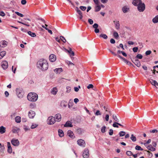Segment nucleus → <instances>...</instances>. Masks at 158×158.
I'll return each mask as SVG.
<instances>
[{
	"instance_id": "nucleus-1",
	"label": "nucleus",
	"mask_w": 158,
	"mask_h": 158,
	"mask_svg": "<svg viewBox=\"0 0 158 158\" xmlns=\"http://www.w3.org/2000/svg\"><path fill=\"white\" fill-rule=\"evenodd\" d=\"M37 66L41 70L45 71L48 69V65L46 60L41 59L37 62Z\"/></svg>"
},
{
	"instance_id": "nucleus-2",
	"label": "nucleus",
	"mask_w": 158,
	"mask_h": 158,
	"mask_svg": "<svg viewBox=\"0 0 158 158\" xmlns=\"http://www.w3.org/2000/svg\"><path fill=\"white\" fill-rule=\"evenodd\" d=\"M28 100L31 102H35L36 101L38 98V96L37 94L35 93H29L27 96Z\"/></svg>"
},
{
	"instance_id": "nucleus-3",
	"label": "nucleus",
	"mask_w": 158,
	"mask_h": 158,
	"mask_svg": "<svg viewBox=\"0 0 158 158\" xmlns=\"http://www.w3.org/2000/svg\"><path fill=\"white\" fill-rule=\"evenodd\" d=\"M138 10L139 12H143L145 9V5L142 2L137 5Z\"/></svg>"
},
{
	"instance_id": "nucleus-4",
	"label": "nucleus",
	"mask_w": 158,
	"mask_h": 158,
	"mask_svg": "<svg viewBox=\"0 0 158 158\" xmlns=\"http://www.w3.org/2000/svg\"><path fill=\"white\" fill-rule=\"evenodd\" d=\"M55 118L51 116L48 118L47 119V123L49 125H52L54 124L55 122Z\"/></svg>"
},
{
	"instance_id": "nucleus-5",
	"label": "nucleus",
	"mask_w": 158,
	"mask_h": 158,
	"mask_svg": "<svg viewBox=\"0 0 158 158\" xmlns=\"http://www.w3.org/2000/svg\"><path fill=\"white\" fill-rule=\"evenodd\" d=\"M16 93L19 98H21L23 97V92L21 89L17 88L16 89Z\"/></svg>"
},
{
	"instance_id": "nucleus-6",
	"label": "nucleus",
	"mask_w": 158,
	"mask_h": 158,
	"mask_svg": "<svg viewBox=\"0 0 158 158\" xmlns=\"http://www.w3.org/2000/svg\"><path fill=\"white\" fill-rule=\"evenodd\" d=\"M77 143L78 145L81 147H84L85 146V142L82 139H78L77 141Z\"/></svg>"
},
{
	"instance_id": "nucleus-7",
	"label": "nucleus",
	"mask_w": 158,
	"mask_h": 158,
	"mask_svg": "<svg viewBox=\"0 0 158 158\" xmlns=\"http://www.w3.org/2000/svg\"><path fill=\"white\" fill-rule=\"evenodd\" d=\"M11 144L15 146H18L19 144V142L18 139H12L11 141Z\"/></svg>"
},
{
	"instance_id": "nucleus-8",
	"label": "nucleus",
	"mask_w": 158,
	"mask_h": 158,
	"mask_svg": "<svg viewBox=\"0 0 158 158\" xmlns=\"http://www.w3.org/2000/svg\"><path fill=\"white\" fill-rule=\"evenodd\" d=\"M83 156L84 158H88L89 157V150L87 148H85L84 151Z\"/></svg>"
},
{
	"instance_id": "nucleus-9",
	"label": "nucleus",
	"mask_w": 158,
	"mask_h": 158,
	"mask_svg": "<svg viewBox=\"0 0 158 158\" xmlns=\"http://www.w3.org/2000/svg\"><path fill=\"white\" fill-rule=\"evenodd\" d=\"M1 66L4 69H6L8 67V62L6 61H4L1 63Z\"/></svg>"
},
{
	"instance_id": "nucleus-10",
	"label": "nucleus",
	"mask_w": 158,
	"mask_h": 158,
	"mask_svg": "<svg viewBox=\"0 0 158 158\" xmlns=\"http://www.w3.org/2000/svg\"><path fill=\"white\" fill-rule=\"evenodd\" d=\"M56 59V56L53 54H51L49 56V60L51 62H54Z\"/></svg>"
},
{
	"instance_id": "nucleus-11",
	"label": "nucleus",
	"mask_w": 158,
	"mask_h": 158,
	"mask_svg": "<svg viewBox=\"0 0 158 158\" xmlns=\"http://www.w3.org/2000/svg\"><path fill=\"white\" fill-rule=\"evenodd\" d=\"M35 115V112L32 110H31L28 112V116L30 118H33Z\"/></svg>"
},
{
	"instance_id": "nucleus-12",
	"label": "nucleus",
	"mask_w": 158,
	"mask_h": 158,
	"mask_svg": "<svg viewBox=\"0 0 158 158\" xmlns=\"http://www.w3.org/2000/svg\"><path fill=\"white\" fill-rule=\"evenodd\" d=\"M7 152L9 153H11L12 152V148L11 144L9 142L7 143Z\"/></svg>"
},
{
	"instance_id": "nucleus-13",
	"label": "nucleus",
	"mask_w": 158,
	"mask_h": 158,
	"mask_svg": "<svg viewBox=\"0 0 158 158\" xmlns=\"http://www.w3.org/2000/svg\"><path fill=\"white\" fill-rule=\"evenodd\" d=\"M129 8L128 6H124L122 8V10L124 13H126L128 12L129 11Z\"/></svg>"
},
{
	"instance_id": "nucleus-14",
	"label": "nucleus",
	"mask_w": 158,
	"mask_h": 158,
	"mask_svg": "<svg viewBox=\"0 0 158 158\" xmlns=\"http://www.w3.org/2000/svg\"><path fill=\"white\" fill-rule=\"evenodd\" d=\"M67 135L70 138L73 139L75 137L73 132L71 130H69L67 132Z\"/></svg>"
},
{
	"instance_id": "nucleus-15",
	"label": "nucleus",
	"mask_w": 158,
	"mask_h": 158,
	"mask_svg": "<svg viewBox=\"0 0 158 158\" xmlns=\"http://www.w3.org/2000/svg\"><path fill=\"white\" fill-rule=\"evenodd\" d=\"M142 2L141 0H133L132 2V3L135 6H136Z\"/></svg>"
},
{
	"instance_id": "nucleus-16",
	"label": "nucleus",
	"mask_w": 158,
	"mask_h": 158,
	"mask_svg": "<svg viewBox=\"0 0 158 158\" xmlns=\"http://www.w3.org/2000/svg\"><path fill=\"white\" fill-rule=\"evenodd\" d=\"M0 46L2 48H4L6 47L7 44V42L5 40H2L0 43Z\"/></svg>"
},
{
	"instance_id": "nucleus-17",
	"label": "nucleus",
	"mask_w": 158,
	"mask_h": 158,
	"mask_svg": "<svg viewBox=\"0 0 158 158\" xmlns=\"http://www.w3.org/2000/svg\"><path fill=\"white\" fill-rule=\"evenodd\" d=\"M149 81L152 85L155 86H158V83L156 81L153 80L152 79H150Z\"/></svg>"
},
{
	"instance_id": "nucleus-18",
	"label": "nucleus",
	"mask_w": 158,
	"mask_h": 158,
	"mask_svg": "<svg viewBox=\"0 0 158 158\" xmlns=\"http://www.w3.org/2000/svg\"><path fill=\"white\" fill-rule=\"evenodd\" d=\"M55 118L56 119V121L60 122L61 120V117L60 114H57L55 115Z\"/></svg>"
},
{
	"instance_id": "nucleus-19",
	"label": "nucleus",
	"mask_w": 158,
	"mask_h": 158,
	"mask_svg": "<svg viewBox=\"0 0 158 158\" xmlns=\"http://www.w3.org/2000/svg\"><path fill=\"white\" fill-rule=\"evenodd\" d=\"M64 127H72L73 125L72 124V123L70 121H67L64 125Z\"/></svg>"
},
{
	"instance_id": "nucleus-20",
	"label": "nucleus",
	"mask_w": 158,
	"mask_h": 158,
	"mask_svg": "<svg viewBox=\"0 0 158 158\" xmlns=\"http://www.w3.org/2000/svg\"><path fill=\"white\" fill-rule=\"evenodd\" d=\"M57 92V89L56 87H54L51 89V93L53 95H55L56 94Z\"/></svg>"
},
{
	"instance_id": "nucleus-21",
	"label": "nucleus",
	"mask_w": 158,
	"mask_h": 158,
	"mask_svg": "<svg viewBox=\"0 0 158 158\" xmlns=\"http://www.w3.org/2000/svg\"><path fill=\"white\" fill-rule=\"evenodd\" d=\"M54 72L57 74H59L62 72L63 70L62 68H56L54 70Z\"/></svg>"
},
{
	"instance_id": "nucleus-22",
	"label": "nucleus",
	"mask_w": 158,
	"mask_h": 158,
	"mask_svg": "<svg viewBox=\"0 0 158 158\" xmlns=\"http://www.w3.org/2000/svg\"><path fill=\"white\" fill-rule=\"evenodd\" d=\"M19 129L18 127H16L15 126L12 127V131L13 133H16L19 131Z\"/></svg>"
},
{
	"instance_id": "nucleus-23",
	"label": "nucleus",
	"mask_w": 158,
	"mask_h": 158,
	"mask_svg": "<svg viewBox=\"0 0 158 158\" xmlns=\"http://www.w3.org/2000/svg\"><path fill=\"white\" fill-rule=\"evenodd\" d=\"M114 23L115 24V28L117 29H118L119 28L120 24L118 21H113Z\"/></svg>"
},
{
	"instance_id": "nucleus-24",
	"label": "nucleus",
	"mask_w": 158,
	"mask_h": 158,
	"mask_svg": "<svg viewBox=\"0 0 158 158\" xmlns=\"http://www.w3.org/2000/svg\"><path fill=\"white\" fill-rule=\"evenodd\" d=\"M59 135L60 137H62L64 136V133L63 131L61 129H59L58 130Z\"/></svg>"
},
{
	"instance_id": "nucleus-25",
	"label": "nucleus",
	"mask_w": 158,
	"mask_h": 158,
	"mask_svg": "<svg viewBox=\"0 0 158 158\" xmlns=\"http://www.w3.org/2000/svg\"><path fill=\"white\" fill-rule=\"evenodd\" d=\"M148 149L151 151H154L156 149L155 148H153L152 145H150L147 147Z\"/></svg>"
},
{
	"instance_id": "nucleus-26",
	"label": "nucleus",
	"mask_w": 158,
	"mask_h": 158,
	"mask_svg": "<svg viewBox=\"0 0 158 158\" xmlns=\"http://www.w3.org/2000/svg\"><path fill=\"white\" fill-rule=\"evenodd\" d=\"M6 128L3 126L0 127V133L3 134L6 132Z\"/></svg>"
},
{
	"instance_id": "nucleus-27",
	"label": "nucleus",
	"mask_w": 158,
	"mask_h": 158,
	"mask_svg": "<svg viewBox=\"0 0 158 158\" xmlns=\"http://www.w3.org/2000/svg\"><path fill=\"white\" fill-rule=\"evenodd\" d=\"M66 50L69 54L70 56H74V52L72 51V49L71 48H70L69 50L67 49H66Z\"/></svg>"
},
{
	"instance_id": "nucleus-28",
	"label": "nucleus",
	"mask_w": 158,
	"mask_h": 158,
	"mask_svg": "<svg viewBox=\"0 0 158 158\" xmlns=\"http://www.w3.org/2000/svg\"><path fill=\"white\" fill-rule=\"evenodd\" d=\"M134 63L135 65H136L138 67H139L141 65V64L139 61L138 60H135Z\"/></svg>"
},
{
	"instance_id": "nucleus-29",
	"label": "nucleus",
	"mask_w": 158,
	"mask_h": 158,
	"mask_svg": "<svg viewBox=\"0 0 158 158\" xmlns=\"http://www.w3.org/2000/svg\"><path fill=\"white\" fill-rule=\"evenodd\" d=\"M152 22L154 23H158V15L156 16L152 19Z\"/></svg>"
},
{
	"instance_id": "nucleus-30",
	"label": "nucleus",
	"mask_w": 158,
	"mask_h": 158,
	"mask_svg": "<svg viewBox=\"0 0 158 158\" xmlns=\"http://www.w3.org/2000/svg\"><path fill=\"white\" fill-rule=\"evenodd\" d=\"M6 52L5 51H2L0 52V59L2 58L6 55Z\"/></svg>"
},
{
	"instance_id": "nucleus-31",
	"label": "nucleus",
	"mask_w": 158,
	"mask_h": 158,
	"mask_svg": "<svg viewBox=\"0 0 158 158\" xmlns=\"http://www.w3.org/2000/svg\"><path fill=\"white\" fill-rule=\"evenodd\" d=\"M15 120L17 123H20L21 121L20 117L19 116H16L15 118Z\"/></svg>"
},
{
	"instance_id": "nucleus-32",
	"label": "nucleus",
	"mask_w": 158,
	"mask_h": 158,
	"mask_svg": "<svg viewBox=\"0 0 158 158\" xmlns=\"http://www.w3.org/2000/svg\"><path fill=\"white\" fill-rule=\"evenodd\" d=\"M76 131L77 133L80 135L82 134L83 130L80 128H77L76 129Z\"/></svg>"
},
{
	"instance_id": "nucleus-33",
	"label": "nucleus",
	"mask_w": 158,
	"mask_h": 158,
	"mask_svg": "<svg viewBox=\"0 0 158 158\" xmlns=\"http://www.w3.org/2000/svg\"><path fill=\"white\" fill-rule=\"evenodd\" d=\"M67 102L63 101L61 102L60 105L62 107H66L67 106Z\"/></svg>"
},
{
	"instance_id": "nucleus-34",
	"label": "nucleus",
	"mask_w": 158,
	"mask_h": 158,
	"mask_svg": "<svg viewBox=\"0 0 158 158\" xmlns=\"http://www.w3.org/2000/svg\"><path fill=\"white\" fill-rule=\"evenodd\" d=\"M118 125L123 127V126L121 124L116 122H114V123L113 124V126L115 127L118 128Z\"/></svg>"
},
{
	"instance_id": "nucleus-35",
	"label": "nucleus",
	"mask_w": 158,
	"mask_h": 158,
	"mask_svg": "<svg viewBox=\"0 0 158 158\" xmlns=\"http://www.w3.org/2000/svg\"><path fill=\"white\" fill-rule=\"evenodd\" d=\"M98 4L97 5V6L95 7V12H98L100 11L101 9L100 6L98 5Z\"/></svg>"
},
{
	"instance_id": "nucleus-36",
	"label": "nucleus",
	"mask_w": 158,
	"mask_h": 158,
	"mask_svg": "<svg viewBox=\"0 0 158 158\" xmlns=\"http://www.w3.org/2000/svg\"><path fill=\"white\" fill-rule=\"evenodd\" d=\"M27 33L30 36L32 37H35L36 36L35 33H33L30 31H28Z\"/></svg>"
},
{
	"instance_id": "nucleus-37",
	"label": "nucleus",
	"mask_w": 158,
	"mask_h": 158,
	"mask_svg": "<svg viewBox=\"0 0 158 158\" xmlns=\"http://www.w3.org/2000/svg\"><path fill=\"white\" fill-rule=\"evenodd\" d=\"M112 118L116 122H118L119 121V119L117 118V116L116 115L113 114L112 116Z\"/></svg>"
},
{
	"instance_id": "nucleus-38",
	"label": "nucleus",
	"mask_w": 158,
	"mask_h": 158,
	"mask_svg": "<svg viewBox=\"0 0 158 158\" xmlns=\"http://www.w3.org/2000/svg\"><path fill=\"white\" fill-rule=\"evenodd\" d=\"M130 138L133 142H135L136 140V137L133 134L131 135Z\"/></svg>"
},
{
	"instance_id": "nucleus-39",
	"label": "nucleus",
	"mask_w": 158,
	"mask_h": 158,
	"mask_svg": "<svg viewBox=\"0 0 158 158\" xmlns=\"http://www.w3.org/2000/svg\"><path fill=\"white\" fill-rule=\"evenodd\" d=\"M99 37H102L104 39H106L108 37L107 36V35L105 34H101L100 35Z\"/></svg>"
},
{
	"instance_id": "nucleus-40",
	"label": "nucleus",
	"mask_w": 158,
	"mask_h": 158,
	"mask_svg": "<svg viewBox=\"0 0 158 158\" xmlns=\"http://www.w3.org/2000/svg\"><path fill=\"white\" fill-rule=\"evenodd\" d=\"M126 134L125 132L124 131H121L119 133V135L120 137H122L124 136Z\"/></svg>"
},
{
	"instance_id": "nucleus-41",
	"label": "nucleus",
	"mask_w": 158,
	"mask_h": 158,
	"mask_svg": "<svg viewBox=\"0 0 158 158\" xmlns=\"http://www.w3.org/2000/svg\"><path fill=\"white\" fill-rule=\"evenodd\" d=\"M135 149L137 150L143 151V149L140 146L137 145L135 147Z\"/></svg>"
},
{
	"instance_id": "nucleus-42",
	"label": "nucleus",
	"mask_w": 158,
	"mask_h": 158,
	"mask_svg": "<svg viewBox=\"0 0 158 158\" xmlns=\"http://www.w3.org/2000/svg\"><path fill=\"white\" fill-rule=\"evenodd\" d=\"M113 35L115 38H118L119 36L118 33L116 31H114V32Z\"/></svg>"
},
{
	"instance_id": "nucleus-43",
	"label": "nucleus",
	"mask_w": 158,
	"mask_h": 158,
	"mask_svg": "<svg viewBox=\"0 0 158 158\" xmlns=\"http://www.w3.org/2000/svg\"><path fill=\"white\" fill-rule=\"evenodd\" d=\"M76 10L79 15L82 14L81 11L78 9L77 7H76Z\"/></svg>"
},
{
	"instance_id": "nucleus-44",
	"label": "nucleus",
	"mask_w": 158,
	"mask_h": 158,
	"mask_svg": "<svg viewBox=\"0 0 158 158\" xmlns=\"http://www.w3.org/2000/svg\"><path fill=\"white\" fill-rule=\"evenodd\" d=\"M38 126V125L37 124H36L35 123H33L31 126V128L32 129H34L35 128H36L37 126Z\"/></svg>"
},
{
	"instance_id": "nucleus-45",
	"label": "nucleus",
	"mask_w": 158,
	"mask_h": 158,
	"mask_svg": "<svg viewBox=\"0 0 158 158\" xmlns=\"http://www.w3.org/2000/svg\"><path fill=\"white\" fill-rule=\"evenodd\" d=\"M126 154L128 156H131L133 155L132 152L131 151H127L126 152Z\"/></svg>"
},
{
	"instance_id": "nucleus-46",
	"label": "nucleus",
	"mask_w": 158,
	"mask_h": 158,
	"mask_svg": "<svg viewBox=\"0 0 158 158\" xmlns=\"http://www.w3.org/2000/svg\"><path fill=\"white\" fill-rule=\"evenodd\" d=\"M15 13L17 15H18L20 16V17H23V15L22 14L16 11L15 12Z\"/></svg>"
},
{
	"instance_id": "nucleus-47",
	"label": "nucleus",
	"mask_w": 158,
	"mask_h": 158,
	"mask_svg": "<svg viewBox=\"0 0 158 158\" xmlns=\"http://www.w3.org/2000/svg\"><path fill=\"white\" fill-rule=\"evenodd\" d=\"M106 128V127L105 126H104L102 128L101 131L102 133H104L105 132Z\"/></svg>"
},
{
	"instance_id": "nucleus-48",
	"label": "nucleus",
	"mask_w": 158,
	"mask_h": 158,
	"mask_svg": "<svg viewBox=\"0 0 158 158\" xmlns=\"http://www.w3.org/2000/svg\"><path fill=\"white\" fill-rule=\"evenodd\" d=\"M60 39L64 43H65L66 42V40L65 38L63 36H61L60 37Z\"/></svg>"
},
{
	"instance_id": "nucleus-49",
	"label": "nucleus",
	"mask_w": 158,
	"mask_h": 158,
	"mask_svg": "<svg viewBox=\"0 0 158 158\" xmlns=\"http://www.w3.org/2000/svg\"><path fill=\"white\" fill-rule=\"evenodd\" d=\"M23 129L26 131H27L30 130V129L28 127L25 126H24Z\"/></svg>"
},
{
	"instance_id": "nucleus-50",
	"label": "nucleus",
	"mask_w": 158,
	"mask_h": 158,
	"mask_svg": "<svg viewBox=\"0 0 158 158\" xmlns=\"http://www.w3.org/2000/svg\"><path fill=\"white\" fill-rule=\"evenodd\" d=\"M147 152L148 153V156L149 157H152L153 156L152 154L149 151H147Z\"/></svg>"
},
{
	"instance_id": "nucleus-51",
	"label": "nucleus",
	"mask_w": 158,
	"mask_h": 158,
	"mask_svg": "<svg viewBox=\"0 0 158 158\" xmlns=\"http://www.w3.org/2000/svg\"><path fill=\"white\" fill-rule=\"evenodd\" d=\"M95 114V115L97 116L100 115H101V113L100 112V111L99 110H97Z\"/></svg>"
},
{
	"instance_id": "nucleus-52",
	"label": "nucleus",
	"mask_w": 158,
	"mask_h": 158,
	"mask_svg": "<svg viewBox=\"0 0 158 158\" xmlns=\"http://www.w3.org/2000/svg\"><path fill=\"white\" fill-rule=\"evenodd\" d=\"M88 22L90 25H92V24H93V23H94V22H93V20L90 19H88Z\"/></svg>"
},
{
	"instance_id": "nucleus-53",
	"label": "nucleus",
	"mask_w": 158,
	"mask_h": 158,
	"mask_svg": "<svg viewBox=\"0 0 158 158\" xmlns=\"http://www.w3.org/2000/svg\"><path fill=\"white\" fill-rule=\"evenodd\" d=\"M143 57V56L140 54H138L136 56V58L139 59H142Z\"/></svg>"
},
{
	"instance_id": "nucleus-54",
	"label": "nucleus",
	"mask_w": 158,
	"mask_h": 158,
	"mask_svg": "<svg viewBox=\"0 0 158 158\" xmlns=\"http://www.w3.org/2000/svg\"><path fill=\"white\" fill-rule=\"evenodd\" d=\"M92 26L93 28L95 29L98 28V25L97 23H94Z\"/></svg>"
},
{
	"instance_id": "nucleus-55",
	"label": "nucleus",
	"mask_w": 158,
	"mask_h": 158,
	"mask_svg": "<svg viewBox=\"0 0 158 158\" xmlns=\"http://www.w3.org/2000/svg\"><path fill=\"white\" fill-rule=\"evenodd\" d=\"M150 132L151 133H156L158 132V130L156 129H154L150 130Z\"/></svg>"
},
{
	"instance_id": "nucleus-56",
	"label": "nucleus",
	"mask_w": 158,
	"mask_h": 158,
	"mask_svg": "<svg viewBox=\"0 0 158 158\" xmlns=\"http://www.w3.org/2000/svg\"><path fill=\"white\" fill-rule=\"evenodd\" d=\"M66 89H67L66 92L67 93H69L70 91L71 90V88L69 86H67L66 87Z\"/></svg>"
},
{
	"instance_id": "nucleus-57",
	"label": "nucleus",
	"mask_w": 158,
	"mask_h": 158,
	"mask_svg": "<svg viewBox=\"0 0 158 158\" xmlns=\"http://www.w3.org/2000/svg\"><path fill=\"white\" fill-rule=\"evenodd\" d=\"M152 51L151 50H148L145 52V55L146 56L149 55L151 54Z\"/></svg>"
},
{
	"instance_id": "nucleus-58",
	"label": "nucleus",
	"mask_w": 158,
	"mask_h": 158,
	"mask_svg": "<svg viewBox=\"0 0 158 158\" xmlns=\"http://www.w3.org/2000/svg\"><path fill=\"white\" fill-rule=\"evenodd\" d=\"M35 107V105L34 103H31L30 105V107L31 109Z\"/></svg>"
},
{
	"instance_id": "nucleus-59",
	"label": "nucleus",
	"mask_w": 158,
	"mask_h": 158,
	"mask_svg": "<svg viewBox=\"0 0 158 158\" xmlns=\"http://www.w3.org/2000/svg\"><path fill=\"white\" fill-rule=\"evenodd\" d=\"M80 8L81 10L83 11L85 10L86 9V7L85 6H80Z\"/></svg>"
},
{
	"instance_id": "nucleus-60",
	"label": "nucleus",
	"mask_w": 158,
	"mask_h": 158,
	"mask_svg": "<svg viewBox=\"0 0 158 158\" xmlns=\"http://www.w3.org/2000/svg\"><path fill=\"white\" fill-rule=\"evenodd\" d=\"M94 87V86L92 84H90L89 85L87 86V88L88 89H89L90 88H93Z\"/></svg>"
},
{
	"instance_id": "nucleus-61",
	"label": "nucleus",
	"mask_w": 158,
	"mask_h": 158,
	"mask_svg": "<svg viewBox=\"0 0 158 158\" xmlns=\"http://www.w3.org/2000/svg\"><path fill=\"white\" fill-rule=\"evenodd\" d=\"M113 133V131L112 129H110L109 131V135H112Z\"/></svg>"
},
{
	"instance_id": "nucleus-62",
	"label": "nucleus",
	"mask_w": 158,
	"mask_h": 158,
	"mask_svg": "<svg viewBox=\"0 0 158 158\" xmlns=\"http://www.w3.org/2000/svg\"><path fill=\"white\" fill-rule=\"evenodd\" d=\"M4 149V147L3 146H0V152H3Z\"/></svg>"
},
{
	"instance_id": "nucleus-63",
	"label": "nucleus",
	"mask_w": 158,
	"mask_h": 158,
	"mask_svg": "<svg viewBox=\"0 0 158 158\" xmlns=\"http://www.w3.org/2000/svg\"><path fill=\"white\" fill-rule=\"evenodd\" d=\"M138 50V48L137 47H134L133 48V50L135 52H136Z\"/></svg>"
},
{
	"instance_id": "nucleus-64",
	"label": "nucleus",
	"mask_w": 158,
	"mask_h": 158,
	"mask_svg": "<svg viewBox=\"0 0 158 158\" xmlns=\"http://www.w3.org/2000/svg\"><path fill=\"white\" fill-rule=\"evenodd\" d=\"M109 51L112 54H113L115 56H116L117 55L114 52H113L110 49H108Z\"/></svg>"
}]
</instances>
